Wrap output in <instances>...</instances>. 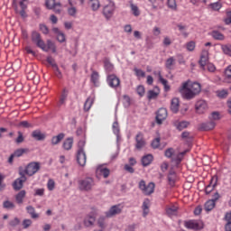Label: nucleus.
<instances>
[{"instance_id":"17","label":"nucleus","mask_w":231,"mask_h":231,"mask_svg":"<svg viewBox=\"0 0 231 231\" xmlns=\"http://www.w3.org/2000/svg\"><path fill=\"white\" fill-rule=\"evenodd\" d=\"M216 187H217V177H213L211 178L209 184L206 187V194H210Z\"/></svg>"},{"instance_id":"25","label":"nucleus","mask_w":231,"mask_h":231,"mask_svg":"<svg viewBox=\"0 0 231 231\" xmlns=\"http://www.w3.org/2000/svg\"><path fill=\"white\" fill-rule=\"evenodd\" d=\"M64 136H66L64 133H60L58 135L53 136L51 138V145H59V143L64 140Z\"/></svg>"},{"instance_id":"2","label":"nucleus","mask_w":231,"mask_h":231,"mask_svg":"<svg viewBox=\"0 0 231 231\" xmlns=\"http://www.w3.org/2000/svg\"><path fill=\"white\" fill-rule=\"evenodd\" d=\"M79 190L89 192L95 187V180L91 177H87L78 181Z\"/></svg>"},{"instance_id":"43","label":"nucleus","mask_w":231,"mask_h":231,"mask_svg":"<svg viewBox=\"0 0 231 231\" xmlns=\"http://www.w3.org/2000/svg\"><path fill=\"white\" fill-rule=\"evenodd\" d=\"M18 127H23L24 129H30V127H33V125L30 124L28 121H21L18 124Z\"/></svg>"},{"instance_id":"29","label":"nucleus","mask_w":231,"mask_h":231,"mask_svg":"<svg viewBox=\"0 0 231 231\" xmlns=\"http://www.w3.org/2000/svg\"><path fill=\"white\" fill-rule=\"evenodd\" d=\"M211 37H213L215 41H225V35L219 32V31L211 32Z\"/></svg>"},{"instance_id":"18","label":"nucleus","mask_w":231,"mask_h":231,"mask_svg":"<svg viewBox=\"0 0 231 231\" xmlns=\"http://www.w3.org/2000/svg\"><path fill=\"white\" fill-rule=\"evenodd\" d=\"M170 109L174 114H176V113H178V111H180V98L173 97L171 99Z\"/></svg>"},{"instance_id":"7","label":"nucleus","mask_w":231,"mask_h":231,"mask_svg":"<svg viewBox=\"0 0 231 231\" xmlns=\"http://www.w3.org/2000/svg\"><path fill=\"white\" fill-rule=\"evenodd\" d=\"M45 6L47 10H53L55 14H60L61 10L57 8V6H62L60 2H55V0H45Z\"/></svg>"},{"instance_id":"21","label":"nucleus","mask_w":231,"mask_h":231,"mask_svg":"<svg viewBox=\"0 0 231 231\" xmlns=\"http://www.w3.org/2000/svg\"><path fill=\"white\" fill-rule=\"evenodd\" d=\"M26 180H23V179H16L14 182H13V189L15 191H19L21 190V189H23V187H24V183Z\"/></svg>"},{"instance_id":"62","label":"nucleus","mask_w":231,"mask_h":231,"mask_svg":"<svg viewBox=\"0 0 231 231\" xmlns=\"http://www.w3.org/2000/svg\"><path fill=\"white\" fill-rule=\"evenodd\" d=\"M57 41L59 42H66V35L64 32H61L57 35Z\"/></svg>"},{"instance_id":"64","label":"nucleus","mask_w":231,"mask_h":231,"mask_svg":"<svg viewBox=\"0 0 231 231\" xmlns=\"http://www.w3.org/2000/svg\"><path fill=\"white\" fill-rule=\"evenodd\" d=\"M20 223H21V220H20L18 217H14V219H13V220H11V221L9 222V225H10V226L15 227V226H17V225H19Z\"/></svg>"},{"instance_id":"34","label":"nucleus","mask_w":231,"mask_h":231,"mask_svg":"<svg viewBox=\"0 0 231 231\" xmlns=\"http://www.w3.org/2000/svg\"><path fill=\"white\" fill-rule=\"evenodd\" d=\"M26 210L28 212V214H30V216L32 217V219H37V217H39V214L35 213V208L32 206H28L26 208Z\"/></svg>"},{"instance_id":"52","label":"nucleus","mask_w":231,"mask_h":231,"mask_svg":"<svg viewBox=\"0 0 231 231\" xmlns=\"http://www.w3.org/2000/svg\"><path fill=\"white\" fill-rule=\"evenodd\" d=\"M177 211H178V208L172 207L166 209V214L168 216H174V214H176Z\"/></svg>"},{"instance_id":"45","label":"nucleus","mask_w":231,"mask_h":231,"mask_svg":"<svg viewBox=\"0 0 231 231\" xmlns=\"http://www.w3.org/2000/svg\"><path fill=\"white\" fill-rule=\"evenodd\" d=\"M91 1V8L94 12H97L100 8V2L98 0H90Z\"/></svg>"},{"instance_id":"59","label":"nucleus","mask_w":231,"mask_h":231,"mask_svg":"<svg viewBox=\"0 0 231 231\" xmlns=\"http://www.w3.org/2000/svg\"><path fill=\"white\" fill-rule=\"evenodd\" d=\"M98 78H99L98 72L93 71L91 75V80L93 84H97V82H98Z\"/></svg>"},{"instance_id":"39","label":"nucleus","mask_w":231,"mask_h":231,"mask_svg":"<svg viewBox=\"0 0 231 231\" xmlns=\"http://www.w3.org/2000/svg\"><path fill=\"white\" fill-rule=\"evenodd\" d=\"M159 93L154 90H149L147 93V98L148 100H156L159 97Z\"/></svg>"},{"instance_id":"54","label":"nucleus","mask_w":231,"mask_h":231,"mask_svg":"<svg viewBox=\"0 0 231 231\" xmlns=\"http://www.w3.org/2000/svg\"><path fill=\"white\" fill-rule=\"evenodd\" d=\"M160 137L155 138L151 143L152 149H158V147H160Z\"/></svg>"},{"instance_id":"60","label":"nucleus","mask_w":231,"mask_h":231,"mask_svg":"<svg viewBox=\"0 0 231 231\" xmlns=\"http://www.w3.org/2000/svg\"><path fill=\"white\" fill-rule=\"evenodd\" d=\"M104 64H105V69L107 71H113V64L109 62V60H106Z\"/></svg>"},{"instance_id":"13","label":"nucleus","mask_w":231,"mask_h":231,"mask_svg":"<svg viewBox=\"0 0 231 231\" xmlns=\"http://www.w3.org/2000/svg\"><path fill=\"white\" fill-rule=\"evenodd\" d=\"M195 109L199 115H203L205 110H207V102H205V100L198 101L195 105Z\"/></svg>"},{"instance_id":"12","label":"nucleus","mask_w":231,"mask_h":231,"mask_svg":"<svg viewBox=\"0 0 231 231\" xmlns=\"http://www.w3.org/2000/svg\"><path fill=\"white\" fill-rule=\"evenodd\" d=\"M208 63V51H203L200 60H199V64L202 69H205V66H207Z\"/></svg>"},{"instance_id":"48","label":"nucleus","mask_w":231,"mask_h":231,"mask_svg":"<svg viewBox=\"0 0 231 231\" xmlns=\"http://www.w3.org/2000/svg\"><path fill=\"white\" fill-rule=\"evenodd\" d=\"M186 48L188 50V51H194L195 48H196V42H194V41H190L186 44Z\"/></svg>"},{"instance_id":"26","label":"nucleus","mask_w":231,"mask_h":231,"mask_svg":"<svg viewBox=\"0 0 231 231\" xmlns=\"http://www.w3.org/2000/svg\"><path fill=\"white\" fill-rule=\"evenodd\" d=\"M62 147L65 151H71V148L73 147V137L67 138L63 142Z\"/></svg>"},{"instance_id":"55","label":"nucleus","mask_w":231,"mask_h":231,"mask_svg":"<svg viewBox=\"0 0 231 231\" xmlns=\"http://www.w3.org/2000/svg\"><path fill=\"white\" fill-rule=\"evenodd\" d=\"M226 97H228V91H226L225 89L217 91L218 98H226Z\"/></svg>"},{"instance_id":"47","label":"nucleus","mask_w":231,"mask_h":231,"mask_svg":"<svg viewBox=\"0 0 231 231\" xmlns=\"http://www.w3.org/2000/svg\"><path fill=\"white\" fill-rule=\"evenodd\" d=\"M209 6L210 8H212V10H215L216 12H217L218 10H221V7L223 5L219 2H216V3L210 4Z\"/></svg>"},{"instance_id":"16","label":"nucleus","mask_w":231,"mask_h":231,"mask_svg":"<svg viewBox=\"0 0 231 231\" xmlns=\"http://www.w3.org/2000/svg\"><path fill=\"white\" fill-rule=\"evenodd\" d=\"M135 142L136 149H142L143 147H145V140H143V134H142V132H139L135 136Z\"/></svg>"},{"instance_id":"37","label":"nucleus","mask_w":231,"mask_h":231,"mask_svg":"<svg viewBox=\"0 0 231 231\" xmlns=\"http://www.w3.org/2000/svg\"><path fill=\"white\" fill-rule=\"evenodd\" d=\"M225 82H227V84H230V79H231V65L226 67L225 69Z\"/></svg>"},{"instance_id":"5","label":"nucleus","mask_w":231,"mask_h":231,"mask_svg":"<svg viewBox=\"0 0 231 231\" xmlns=\"http://www.w3.org/2000/svg\"><path fill=\"white\" fill-rule=\"evenodd\" d=\"M25 168L27 169V176H33L41 171V162H32Z\"/></svg>"},{"instance_id":"10","label":"nucleus","mask_w":231,"mask_h":231,"mask_svg":"<svg viewBox=\"0 0 231 231\" xmlns=\"http://www.w3.org/2000/svg\"><path fill=\"white\" fill-rule=\"evenodd\" d=\"M118 214H122V208H120V205H115L112 206L110 209L106 212V217H113V216H118Z\"/></svg>"},{"instance_id":"24","label":"nucleus","mask_w":231,"mask_h":231,"mask_svg":"<svg viewBox=\"0 0 231 231\" xmlns=\"http://www.w3.org/2000/svg\"><path fill=\"white\" fill-rule=\"evenodd\" d=\"M188 88L197 95L201 93V85L198 82H193L190 86L188 85Z\"/></svg>"},{"instance_id":"33","label":"nucleus","mask_w":231,"mask_h":231,"mask_svg":"<svg viewBox=\"0 0 231 231\" xmlns=\"http://www.w3.org/2000/svg\"><path fill=\"white\" fill-rule=\"evenodd\" d=\"M28 151L29 150L27 148H19V149L15 150L13 154L14 155L15 158H21V156H23V154H25L26 152H28Z\"/></svg>"},{"instance_id":"53","label":"nucleus","mask_w":231,"mask_h":231,"mask_svg":"<svg viewBox=\"0 0 231 231\" xmlns=\"http://www.w3.org/2000/svg\"><path fill=\"white\" fill-rule=\"evenodd\" d=\"M66 98H68V90L64 88L60 99V104H64V102H66Z\"/></svg>"},{"instance_id":"8","label":"nucleus","mask_w":231,"mask_h":231,"mask_svg":"<svg viewBox=\"0 0 231 231\" xmlns=\"http://www.w3.org/2000/svg\"><path fill=\"white\" fill-rule=\"evenodd\" d=\"M167 116H168V113H167V108H160L157 113H156V123L159 125H162V124H163L164 120H167Z\"/></svg>"},{"instance_id":"63","label":"nucleus","mask_w":231,"mask_h":231,"mask_svg":"<svg viewBox=\"0 0 231 231\" xmlns=\"http://www.w3.org/2000/svg\"><path fill=\"white\" fill-rule=\"evenodd\" d=\"M68 14L71 17H76L77 16V8L76 7H69L68 9Z\"/></svg>"},{"instance_id":"41","label":"nucleus","mask_w":231,"mask_h":231,"mask_svg":"<svg viewBox=\"0 0 231 231\" xmlns=\"http://www.w3.org/2000/svg\"><path fill=\"white\" fill-rule=\"evenodd\" d=\"M3 207H4V208H6L7 210H12V209L15 208V204H14L13 202H11L9 200H5L3 203Z\"/></svg>"},{"instance_id":"27","label":"nucleus","mask_w":231,"mask_h":231,"mask_svg":"<svg viewBox=\"0 0 231 231\" xmlns=\"http://www.w3.org/2000/svg\"><path fill=\"white\" fill-rule=\"evenodd\" d=\"M154 182H150L143 191L145 196H151L154 192Z\"/></svg>"},{"instance_id":"32","label":"nucleus","mask_w":231,"mask_h":231,"mask_svg":"<svg viewBox=\"0 0 231 231\" xmlns=\"http://www.w3.org/2000/svg\"><path fill=\"white\" fill-rule=\"evenodd\" d=\"M151 201L149 200V199H145L143 203V217H145L147 216V214H149V205H150Z\"/></svg>"},{"instance_id":"49","label":"nucleus","mask_w":231,"mask_h":231,"mask_svg":"<svg viewBox=\"0 0 231 231\" xmlns=\"http://www.w3.org/2000/svg\"><path fill=\"white\" fill-rule=\"evenodd\" d=\"M181 138L183 140L187 139L189 143L192 142V136H190V132H187V131L183 132L181 134Z\"/></svg>"},{"instance_id":"3","label":"nucleus","mask_w":231,"mask_h":231,"mask_svg":"<svg viewBox=\"0 0 231 231\" xmlns=\"http://www.w3.org/2000/svg\"><path fill=\"white\" fill-rule=\"evenodd\" d=\"M180 92L181 93L183 98H186V100H192L194 97H196V93L191 91L190 88H189V81H186L182 84L181 88H180Z\"/></svg>"},{"instance_id":"15","label":"nucleus","mask_w":231,"mask_h":231,"mask_svg":"<svg viewBox=\"0 0 231 231\" xmlns=\"http://www.w3.org/2000/svg\"><path fill=\"white\" fill-rule=\"evenodd\" d=\"M95 221H97V217L93 215H87L83 220L84 226L89 228V226H93L95 225Z\"/></svg>"},{"instance_id":"56","label":"nucleus","mask_w":231,"mask_h":231,"mask_svg":"<svg viewBox=\"0 0 231 231\" xmlns=\"http://www.w3.org/2000/svg\"><path fill=\"white\" fill-rule=\"evenodd\" d=\"M136 91H137V95L143 97V95H145V87L139 85L137 87Z\"/></svg>"},{"instance_id":"14","label":"nucleus","mask_w":231,"mask_h":231,"mask_svg":"<svg viewBox=\"0 0 231 231\" xmlns=\"http://www.w3.org/2000/svg\"><path fill=\"white\" fill-rule=\"evenodd\" d=\"M173 125L176 127L178 131H183V129H187L189 125H190V123L189 121H173Z\"/></svg>"},{"instance_id":"42","label":"nucleus","mask_w":231,"mask_h":231,"mask_svg":"<svg viewBox=\"0 0 231 231\" xmlns=\"http://www.w3.org/2000/svg\"><path fill=\"white\" fill-rule=\"evenodd\" d=\"M112 128H113L114 134H116V135L118 138V136H120V126L118 125V121H116L113 123Z\"/></svg>"},{"instance_id":"44","label":"nucleus","mask_w":231,"mask_h":231,"mask_svg":"<svg viewBox=\"0 0 231 231\" xmlns=\"http://www.w3.org/2000/svg\"><path fill=\"white\" fill-rule=\"evenodd\" d=\"M177 28L179 29L180 32H181L183 36L189 37V33H187V32H185V30H187V26L186 25L179 23V24H177Z\"/></svg>"},{"instance_id":"6","label":"nucleus","mask_w":231,"mask_h":231,"mask_svg":"<svg viewBox=\"0 0 231 231\" xmlns=\"http://www.w3.org/2000/svg\"><path fill=\"white\" fill-rule=\"evenodd\" d=\"M115 10H116L115 2H110L107 5H106L103 9V14L105 15L106 19H111L115 14Z\"/></svg>"},{"instance_id":"30","label":"nucleus","mask_w":231,"mask_h":231,"mask_svg":"<svg viewBox=\"0 0 231 231\" xmlns=\"http://www.w3.org/2000/svg\"><path fill=\"white\" fill-rule=\"evenodd\" d=\"M214 207H216V202L212 199L208 200L204 205L206 212H210V210L214 209Z\"/></svg>"},{"instance_id":"22","label":"nucleus","mask_w":231,"mask_h":231,"mask_svg":"<svg viewBox=\"0 0 231 231\" xmlns=\"http://www.w3.org/2000/svg\"><path fill=\"white\" fill-rule=\"evenodd\" d=\"M214 127H216V122L214 121L203 123L200 125L199 131H212Z\"/></svg>"},{"instance_id":"9","label":"nucleus","mask_w":231,"mask_h":231,"mask_svg":"<svg viewBox=\"0 0 231 231\" xmlns=\"http://www.w3.org/2000/svg\"><path fill=\"white\" fill-rule=\"evenodd\" d=\"M185 226L191 230H201L203 228V224L196 220H189L185 222Z\"/></svg>"},{"instance_id":"4","label":"nucleus","mask_w":231,"mask_h":231,"mask_svg":"<svg viewBox=\"0 0 231 231\" xmlns=\"http://www.w3.org/2000/svg\"><path fill=\"white\" fill-rule=\"evenodd\" d=\"M32 41L38 48H41L43 51H48L46 49V43L41 38V33L37 32V31H33L32 32Z\"/></svg>"},{"instance_id":"28","label":"nucleus","mask_w":231,"mask_h":231,"mask_svg":"<svg viewBox=\"0 0 231 231\" xmlns=\"http://www.w3.org/2000/svg\"><path fill=\"white\" fill-rule=\"evenodd\" d=\"M25 197H26V190L24 189L21 190L15 196L16 203H18V205L23 204V199H24Z\"/></svg>"},{"instance_id":"23","label":"nucleus","mask_w":231,"mask_h":231,"mask_svg":"<svg viewBox=\"0 0 231 231\" xmlns=\"http://www.w3.org/2000/svg\"><path fill=\"white\" fill-rule=\"evenodd\" d=\"M152 160H153L152 154L144 155L141 160L142 165L143 167H148V165H151V163H152Z\"/></svg>"},{"instance_id":"36","label":"nucleus","mask_w":231,"mask_h":231,"mask_svg":"<svg viewBox=\"0 0 231 231\" xmlns=\"http://www.w3.org/2000/svg\"><path fill=\"white\" fill-rule=\"evenodd\" d=\"M26 174H28L27 168L25 167V169H24L22 166L19 167V175H20V177L18 179L23 180L26 181V180H27Z\"/></svg>"},{"instance_id":"46","label":"nucleus","mask_w":231,"mask_h":231,"mask_svg":"<svg viewBox=\"0 0 231 231\" xmlns=\"http://www.w3.org/2000/svg\"><path fill=\"white\" fill-rule=\"evenodd\" d=\"M168 7L171 8V10H178V5H176V0H168L167 2Z\"/></svg>"},{"instance_id":"1","label":"nucleus","mask_w":231,"mask_h":231,"mask_svg":"<svg viewBox=\"0 0 231 231\" xmlns=\"http://www.w3.org/2000/svg\"><path fill=\"white\" fill-rule=\"evenodd\" d=\"M85 145H86V141L80 140L78 143L76 160L80 167H86V162L88 160V157L86 156V151H84Z\"/></svg>"},{"instance_id":"20","label":"nucleus","mask_w":231,"mask_h":231,"mask_svg":"<svg viewBox=\"0 0 231 231\" xmlns=\"http://www.w3.org/2000/svg\"><path fill=\"white\" fill-rule=\"evenodd\" d=\"M176 171L174 170H170L168 173V184L170 187H174L176 185Z\"/></svg>"},{"instance_id":"61","label":"nucleus","mask_w":231,"mask_h":231,"mask_svg":"<svg viewBox=\"0 0 231 231\" xmlns=\"http://www.w3.org/2000/svg\"><path fill=\"white\" fill-rule=\"evenodd\" d=\"M48 190H53L55 189V180L50 179L47 183Z\"/></svg>"},{"instance_id":"51","label":"nucleus","mask_w":231,"mask_h":231,"mask_svg":"<svg viewBox=\"0 0 231 231\" xmlns=\"http://www.w3.org/2000/svg\"><path fill=\"white\" fill-rule=\"evenodd\" d=\"M130 6H131V10H132L134 15L135 17H138V15H140V10H138V6H136L134 4H131Z\"/></svg>"},{"instance_id":"31","label":"nucleus","mask_w":231,"mask_h":231,"mask_svg":"<svg viewBox=\"0 0 231 231\" xmlns=\"http://www.w3.org/2000/svg\"><path fill=\"white\" fill-rule=\"evenodd\" d=\"M172 66H176V59L174 57L167 59L165 63L166 69H172Z\"/></svg>"},{"instance_id":"38","label":"nucleus","mask_w":231,"mask_h":231,"mask_svg":"<svg viewBox=\"0 0 231 231\" xmlns=\"http://www.w3.org/2000/svg\"><path fill=\"white\" fill-rule=\"evenodd\" d=\"M221 50H222L224 55H227L228 57H231V45L230 44L222 45Z\"/></svg>"},{"instance_id":"35","label":"nucleus","mask_w":231,"mask_h":231,"mask_svg":"<svg viewBox=\"0 0 231 231\" xmlns=\"http://www.w3.org/2000/svg\"><path fill=\"white\" fill-rule=\"evenodd\" d=\"M97 171L102 174L103 178H109V174H111V171L108 168H97Z\"/></svg>"},{"instance_id":"50","label":"nucleus","mask_w":231,"mask_h":231,"mask_svg":"<svg viewBox=\"0 0 231 231\" xmlns=\"http://www.w3.org/2000/svg\"><path fill=\"white\" fill-rule=\"evenodd\" d=\"M164 155L166 156V158H172V156L174 155V148L166 149L164 152Z\"/></svg>"},{"instance_id":"57","label":"nucleus","mask_w":231,"mask_h":231,"mask_svg":"<svg viewBox=\"0 0 231 231\" xmlns=\"http://www.w3.org/2000/svg\"><path fill=\"white\" fill-rule=\"evenodd\" d=\"M105 219L106 218L104 217H100L97 220V225L101 227V230H104V228H106Z\"/></svg>"},{"instance_id":"19","label":"nucleus","mask_w":231,"mask_h":231,"mask_svg":"<svg viewBox=\"0 0 231 231\" xmlns=\"http://www.w3.org/2000/svg\"><path fill=\"white\" fill-rule=\"evenodd\" d=\"M32 137L38 142H42L46 140V134H43L42 132H41V130H34L32 133Z\"/></svg>"},{"instance_id":"58","label":"nucleus","mask_w":231,"mask_h":231,"mask_svg":"<svg viewBox=\"0 0 231 231\" xmlns=\"http://www.w3.org/2000/svg\"><path fill=\"white\" fill-rule=\"evenodd\" d=\"M134 71L136 77H142L143 79L145 78V72L143 70L134 68Z\"/></svg>"},{"instance_id":"40","label":"nucleus","mask_w":231,"mask_h":231,"mask_svg":"<svg viewBox=\"0 0 231 231\" xmlns=\"http://www.w3.org/2000/svg\"><path fill=\"white\" fill-rule=\"evenodd\" d=\"M91 106H93V98L88 97L84 104V111H89L91 109Z\"/></svg>"},{"instance_id":"11","label":"nucleus","mask_w":231,"mask_h":231,"mask_svg":"<svg viewBox=\"0 0 231 231\" xmlns=\"http://www.w3.org/2000/svg\"><path fill=\"white\" fill-rule=\"evenodd\" d=\"M107 82L110 88H118V86H120V79H118L115 74L107 77Z\"/></svg>"}]
</instances>
